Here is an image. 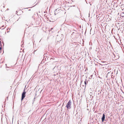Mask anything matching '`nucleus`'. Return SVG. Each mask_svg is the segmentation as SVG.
<instances>
[{"label":"nucleus","instance_id":"nucleus-4","mask_svg":"<svg viewBox=\"0 0 124 124\" xmlns=\"http://www.w3.org/2000/svg\"><path fill=\"white\" fill-rule=\"evenodd\" d=\"M86 82H87V80L86 79H85V81H84V83L85 84V86L86 85Z\"/></svg>","mask_w":124,"mask_h":124},{"label":"nucleus","instance_id":"nucleus-6","mask_svg":"<svg viewBox=\"0 0 124 124\" xmlns=\"http://www.w3.org/2000/svg\"><path fill=\"white\" fill-rule=\"evenodd\" d=\"M114 56H115V54H114Z\"/></svg>","mask_w":124,"mask_h":124},{"label":"nucleus","instance_id":"nucleus-3","mask_svg":"<svg viewBox=\"0 0 124 124\" xmlns=\"http://www.w3.org/2000/svg\"><path fill=\"white\" fill-rule=\"evenodd\" d=\"M105 115L104 113H103V116L101 118L102 121V122H103L105 120Z\"/></svg>","mask_w":124,"mask_h":124},{"label":"nucleus","instance_id":"nucleus-5","mask_svg":"<svg viewBox=\"0 0 124 124\" xmlns=\"http://www.w3.org/2000/svg\"><path fill=\"white\" fill-rule=\"evenodd\" d=\"M1 49V48L0 47V50Z\"/></svg>","mask_w":124,"mask_h":124},{"label":"nucleus","instance_id":"nucleus-2","mask_svg":"<svg viewBox=\"0 0 124 124\" xmlns=\"http://www.w3.org/2000/svg\"><path fill=\"white\" fill-rule=\"evenodd\" d=\"M25 89L24 90L23 92V93L22 95V98L21 100L22 101L24 99L25 97V94L26 93V92L25 91Z\"/></svg>","mask_w":124,"mask_h":124},{"label":"nucleus","instance_id":"nucleus-1","mask_svg":"<svg viewBox=\"0 0 124 124\" xmlns=\"http://www.w3.org/2000/svg\"><path fill=\"white\" fill-rule=\"evenodd\" d=\"M71 101L70 100L67 103L66 106V107L68 109H69L71 108Z\"/></svg>","mask_w":124,"mask_h":124}]
</instances>
